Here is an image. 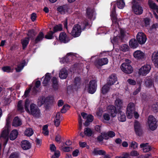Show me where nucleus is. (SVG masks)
I'll list each match as a JSON object with an SVG mask.
<instances>
[{
  "instance_id": "obj_1",
  "label": "nucleus",
  "mask_w": 158,
  "mask_h": 158,
  "mask_svg": "<svg viewBox=\"0 0 158 158\" xmlns=\"http://www.w3.org/2000/svg\"><path fill=\"white\" fill-rule=\"evenodd\" d=\"M29 102L28 100H26L25 103V109L26 111L32 115L34 117L39 118L40 115V110L36 105L33 103L31 104L30 106V109L28 108L29 106Z\"/></svg>"
},
{
  "instance_id": "obj_2",
  "label": "nucleus",
  "mask_w": 158,
  "mask_h": 158,
  "mask_svg": "<svg viewBox=\"0 0 158 158\" xmlns=\"http://www.w3.org/2000/svg\"><path fill=\"white\" fill-rule=\"evenodd\" d=\"M135 110V104L132 102L129 103L127 106L126 112L127 118L131 119L132 118Z\"/></svg>"
},
{
  "instance_id": "obj_3",
  "label": "nucleus",
  "mask_w": 158,
  "mask_h": 158,
  "mask_svg": "<svg viewBox=\"0 0 158 158\" xmlns=\"http://www.w3.org/2000/svg\"><path fill=\"white\" fill-rule=\"evenodd\" d=\"M81 32V28L79 24L75 25L73 27L70 34L74 37L79 36Z\"/></svg>"
},
{
  "instance_id": "obj_4",
  "label": "nucleus",
  "mask_w": 158,
  "mask_h": 158,
  "mask_svg": "<svg viewBox=\"0 0 158 158\" xmlns=\"http://www.w3.org/2000/svg\"><path fill=\"white\" fill-rule=\"evenodd\" d=\"M157 121L156 119L152 115H150L148 118V123L149 128L153 131L156 129L157 127Z\"/></svg>"
},
{
  "instance_id": "obj_5",
  "label": "nucleus",
  "mask_w": 158,
  "mask_h": 158,
  "mask_svg": "<svg viewBox=\"0 0 158 158\" xmlns=\"http://www.w3.org/2000/svg\"><path fill=\"white\" fill-rule=\"evenodd\" d=\"M151 69L150 65L146 64L140 68L138 72L139 75L141 76H146L149 73Z\"/></svg>"
},
{
  "instance_id": "obj_6",
  "label": "nucleus",
  "mask_w": 158,
  "mask_h": 158,
  "mask_svg": "<svg viewBox=\"0 0 158 158\" xmlns=\"http://www.w3.org/2000/svg\"><path fill=\"white\" fill-rule=\"evenodd\" d=\"M96 81L94 80H92L90 81L89 84L87 85L86 88H87V91L89 93L93 94L96 90Z\"/></svg>"
},
{
  "instance_id": "obj_7",
  "label": "nucleus",
  "mask_w": 158,
  "mask_h": 158,
  "mask_svg": "<svg viewBox=\"0 0 158 158\" xmlns=\"http://www.w3.org/2000/svg\"><path fill=\"white\" fill-rule=\"evenodd\" d=\"M120 68L123 72L127 74L131 73L133 71L131 65L127 63H123L121 66Z\"/></svg>"
},
{
  "instance_id": "obj_8",
  "label": "nucleus",
  "mask_w": 158,
  "mask_h": 158,
  "mask_svg": "<svg viewBox=\"0 0 158 158\" xmlns=\"http://www.w3.org/2000/svg\"><path fill=\"white\" fill-rule=\"evenodd\" d=\"M136 38L138 43L141 44H144L147 40L146 35L142 32H139L138 33Z\"/></svg>"
},
{
  "instance_id": "obj_9",
  "label": "nucleus",
  "mask_w": 158,
  "mask_h": 158,
  "mask_svg": "<svg viewBox=\"0 0 158 158\" xmlns=\"http://www.w3.org/2000/svg\"><path fill=\"white\" fill-rule=\"evenodd\" d=\"M108 63V59L107 58H104L96 60L94 64L97 68H99L101 66L107 64Z\"/></svg>"
},
{
  "instance_id": "obj_10",
  "label": "nucleus",
  "mask_w": 158,
  "mask_h": 158,
  "mask_svg": "<svg viewBox=\"0 0 158 158\" xmlns=\"http://www.w3.org/2000/svg\"><path fill=\"white\" fill-rule=\"evenodd\" d=\"M135 132L137 135L140 136L142 134V130L140 123L138 121H135L134 124Z\"/></svg>"
},
{
  "instance_id": "obj_11",
  "label": "nucleus",
  "mask_w": 158,
  "mask_h": 158,
  "mask_svg": "<svg viewBox=\"0 0 158 158\" xmlns=\"http://www.w3.org/2000/svg\"><path fill=\"white\" fill-rule=\"evenodd\" d=\"M134 57L137 60H143L144 59L145 55L144 52L140 50L135 51L133 53Z\"/></svg>"
},
{
  "instance_id": "obj_12",
  "label": "nucleus",
  "mask_w": 158,
  "mask_h": 158,
  "mask_svg": "<svg viewBox=\"0 0 158 158\" xmlns=\"http://www.w3.org/2000/svg\"><path fill=\"white\" fill-rule=\"evenodd\" d=\"M132 9L134 13L136 15H140L143 13L142 7L138 4L134 5L132 6Z\"/></svg>"
},
{
  "instance_id": "obj_13",
  "label": "nucleus",
  "mask_w": 158,
  "mask_h": 158,
  "mask_svg": "<svg viewBox=\"0 0 158 158\" xmlns=\"http://www.w3.org/2000/svg\"><path fill=\"white\" fill-rule=\"evenodd\" d=\"M86 17L91 20H94L95 18L94 10L90 8H88L86 12Z\"/></svg>"
},
{
  "instance_id": "obj_14",
  "label": "nucleus",
  "mask_w": 158,
  "mask_h": 158,
  "mask_svg": "<svg viewBox=\"0 0 158 158\" xmlns=\"http://www.w3.org/2000/svg\"><path fill=\"white\" fill-rule=\"evenodd\" d=\"M115 107L118 110L121 109L123 107V101L122 100L118 98L114 102Z\"/></svg>"
},
{
  "instance_id": "obj_15",
  "label": "nucleus",
  "mask_w": 158,
  "mask_h": 158,
  "mask_svg": "<svg viewBox=\"0 0 158 158\" xmlns=\"http://www.w3.org/2000/svg\"><path fill=\"white\" fill-rule=\"evenodd\" d=\"M101 135L104 136V138L105 139H108L109 137L112 138L115 136V133L112 131H110L107 133L102 132Z\"/></svg>"
},
{
  "instance_id": "obj_16",
  "label": "nucleus",
  "mask_w": 158,
  "mask_h": 158,
  "mask_svg": "<svg viewBox=\"0 0 158 158\" xmlns=\"http://www.w3.org/2000/svg\"><path fill=\"white\" fill-rule=\"evenodd\" d=\"M117 81V79L116 75L114 74H112L109 76L107 84L111 86L114 84Z\"/></svg>"
},
{
  "instance_id": "obj_17",
  "label": "nucleus",
  "mask_w": 158,
  "mask_h": 158,
  "mask_svg": "<svg viewBox=\"0 0 158 158\" xmlns=\"http://www.w3.org/2000/svg\"><path fill=\"white\" fill-rule=\"evenodd\" d=\"M21 147L24 150H27L31 148L30 143L27 140H24L22 141Z\"/></svg>"
},
{
  "instance_id": "obj_18",
  "label": "nucleus",
  "mask_w": 158,
  "mask_h": 158,
  "mask_svg": "<svg viewBox=\"0 0 158 158\" xmlns=\"http://www.w3.org/2000/svg\"><path fill=\"white\" fill-rule=\"evenodd\" d=\"M68 76V72L65 69H62L59 73V77L61 79H66Z\"/></svg>"
},
{
  "instance_id": "obj_19",
  "label": "nucleus",
  "mask_w": 158,
  "mask_h": 158,
  "mask_svg": "<svg viewBox=\"0 0 158 158\" xmlns=\"http://www.w3.org/2000/svg\"><path fill=\"white\" fill-rule=\"evenodd\" d=\"M59 39L60 40L64 43L68 42L69 40L67 35L64 32H61L60 35Z\"/></svg>"
},
{
  "instance_id": "obj_20",
  "label": "nucleus",
  "mask_w": 158,
  "mask_h": 158,
  "mask_svg": "<svg viewBox=\"0 0 158 158\" xmlns=\"http://www.w3.org/2000/svg\"><path fill=\"white\" fill-rule=\"evenodd\" d=\"M116 108L113 106H110L108 107V111L110 113L112 117H114L116 116L117 114Z\"/></svg>"
},
{
  "instance_id": "obj_21",
  "label": "nucleus",
  "mask_w": 158,
  "mask_h": 158,
  "mask_svg": "<svg viewBox=\"0 0 158 158\" xmlns=\"http://www.w3.org/2000/svg\"><path fill=\"white\" fill-rule=\"evenodd\" d=\"M140 147L142 148L144 152H149L151 150V148L147 143H142L140 145Z\"/></svg>"
},
{
  "instance_id": "obj_22",
  "label": "nucleus",
  "mask_w": 158,
  "mask_h": 158,
  "mask_svg": "<svg viewBox=\"0 0 158 158\" xmlns=\"http://www.w3.org/2000/svg\"><path fill=\"white\" fill-rule=\"evenodd\" d=\"M44 37V35L42 32H40L35 38V39L33 40L34 44H36L40 41H41Z\"/></svg>"
},
{
  "instance_id": "obj_23",
  "label": "nucleus",
  "mask_w": 158,
  "mask_h": 158,
  "mask_svg": "<svg viewBox=\"0 0 158 158\" xmlns=\"http://www.w3.org/2000/svg\"><path fill=\"white\" fill-rule=\"evenodd\" d=\"M118 120L122 122H125L126 119L125 113L122 111L119 112L118 115Z\"/></svg>"
},
{
  "instance_id": "obj_24",
  "label": "nucleus",
  "mask_w": 158,
  "mask_h": 158,
  "mask_svg": "<svg viewBox=\"0 0 158 158\" xmlns=\"http://www.w3.org/2000/svg\"><path fill=\"white\" fill-rule=\"evenodd\" d=\"M152 59L155 66L158 68V52L153 53Z\"/></svg>"
},
{
  "instance_id": "obj_25",
  "label": "nucleus",
  "mask_w": 158,
  "mask_h": 158,
  "mask_svg": "<svg viewBox=\"0 0 158 158\" xmlns=\"http://www.w3.org/2000/svg\"><path fill=\"white\" fill-rule=\"evenodd\" d=\"M92 154L94 155H105L106 154L105 152L103 150H100L98 148H94L92 152Z\"/></svg>"
},
{
  "instance_id": "obj_26",
  "label": "nucleus",
  "mask_w": 158,
  "mask_h": 158,
  "mask_svg": "<svg viewBox=\"0 0 158 158\" xmlns=\"http://www.w3.org/2000/svg\"><path fill=\"white\" fill-rule=\"evenodd\" d=\"M57 10L61 14H64L67 12L68 8L66 6L63 5L58 7Z\"/></svg>"
},
{
  "instance_id": "obj_27",
  "label": "nucleus",
  "mask_w": 158,
  "mask_h": 158,
  "mask_svg": "<svg viewBox=\"0 0 158 158\" xmlns=\"http://www.w3.org/2000/svg\"><path fill=\"white\" fill-rule=\"evenodd\" d=\"M21 121L17 117H15L12 123V125L14 127H18L22 125Z\"/></svg>"
},
{
  "instance_id": "obj_28",
  "label": "nucleus",
  "mask_w": 158,
  "mask_h": 158,
  "mask_svg": "<svg viewBox=\"0 0 158 158\" xmlns=\"http://www.w3.org/2000/svg\"><path fill=\"white\" fill-rule=\"evenodd\" d=\"M18 134V132L16 130H12L10 134V139L11 140H13L16 138Z\"/></svg>"
},
{
  "instance_id": "obj_29",
  "label": "nucleus",
  "mask_w": 158,
  "mask_h": 158,
  "mask_svg": "<svg viewBox=\"0 0 158 158\" xmlns=\"http://www.w3.org/2000/svg\"><path fill=\"white\" fill-rule=\"evenodd\" d=\"M153 81L150 78H146L145 80V85L148 88L151 87L153 85Z\"/></svg>"
},
{
  "instance_id": "obj_30",
  "label": "nucleus",
  "mask_w": 158,
  "mask_h": 158,
  "mask_svg": "<svg viewBox=\"0 0 158 158\" xmlns=\"http://www.w3.org/2000/svg\"><path fill=\"white\" fill-rule=\"evenodd\" d=\"M115 7H114V9L112 10L111 14V18L113 23H118V20L115 15Z\"/></svg>"
},
{
  "instance_id": "obj_31",
  "label": "nucleus",
  "mask_w": 158,
  "mask_h": 158,
  "mask_svg": "<svg viewBox=\"0 0 158 158\" xmlns=\"http://www.w3.org/2000/svg\"><path fill=\"white\" fill-rule=\"evenodd\" d=\"M110 85L107 84L104 85L102 88L101 91L102 94H105L109 91Z\"/></svg>"
},
{
  "instance_id": "obj_32",
  "label": "nucleus",
  "mask_w": 158,
  "mask_h": 158,
  "mask_svg": "<svg viewBox=\"0 0 158 158\" xmlns=\"http://www.w3.org/2000/svg\"><path fill=\"white\" fill-rule=\"evenodd\" d=\"M29 42L28 38H25L21 40V43L23 46V48L24 49L27 46Z\"/></svg>"
},
{
  "instance_id": "obj_33",
  "label": "nucleus",
  "mask_w": 158,
  "mask_h": 158,
  "mask_svg": "<svg viewBox=\"0 0 158 158\" xmlns=\"http://www.w3.org/2000/svg\"><path fill=\"white\" fill-rule=\"evenodd\" d=\"M129 45L131 48H135L138 46V44L135 39H132L129 42Z\"/></svg>"
},
{
  "instance_id": "obj_34",
  "label": "nucleus",
  "mask_w": 158,
  "mask_h": 158,
  "mask_svg": "<svg viewBox=\"0 0 158 158\" xmlns=\"http://www.w3.org/2000/svg\"><path fill=\"white\" fill-rule=\"evenodd\" d=\"M148 4L150 7L152 9L156 10V12L158 14V6L156 4L150 0H149Z\"/></svg>"
},
{
  "instance_id": "obj_35",
  "label": "nucleus",
  "mask_w": 158,
  "mask_h": 158,
  "mask_svg": "<svg viewBox=\"0 0 158 158\" xmlns=\"http://www.w3.org/2000/svg\"><path fill=\"white\" fill-rule=\"evenodd\" d=\"M125 5L124 0H117V5L118 8L123 9Z\"/></svg>"
},
{
  "instance_id": "obj_36",
  "label": "nucleus",
  "mask_w": 158,
  "mask_h": 158,
  "mask_svg": "<svg viewBox=\"0 0 158 158\" xmlns=\"http://www.w3.org/2000/svg\"><path fill=\"white\" fill-rule=\"evenodd\" d=\"M50 79V74L49 73H47L45 75V78L44 79V80L43 81V84L44 85H46Z\"/></svg>"
},
{
  "instance_id": "obj_37",
  "label": "nucleus",
  "mask_w": 158,
  "mask_h": 158,
  "mask_svg": "<svg viewBox=\"0 0 158 158\" xmlns=\"http://www.w3.org/2000/svg\"><path fill=\"white\" fill-rule=\"evenodd\" d=\"M27 35L29 39H31V40H33L34 37L35 35L34 31L33 30H29L28 31Z\"/></svg>"
},
{
  "instance_id": "obj_38",
  "label": "nucleus",
  "mask_w": 158,
  "mask_h": 158,
  "mask_svg": "<svg viewBox=\"0 0 158 158\" xmlns=\"http://www.w3.org/2000/svg\"><path fill=\"white\" fill-rule=\"evenodd\" d=\"M33 131L31 128H28L26 130L25 135L27 136H30L33 134Z\"/></svg>"
},
{
  "instance_id": "obj_39",
  "label": "nucleus",
  "mask_w": 158,
  "mask_h": 158,
  "mask_svg": "<svg viewBox=\"0 0 158 158\" xmlns=\"http://www.w3.org/2000/svg\"><path fill=\"white\" fill-rule=\"evenodd\" d=\"M2 137L3 138L6 140V145L8 139V133L6 131H2L0 136V137Z\"/></svg>"
},
{
  "instance_id": "obj_40",
  "label": "nucleus",
  "mask_w": 158,
  "mask_h": 158,
  "mask_svg": "<svg viewBox=\"0 0 158 158\" xmlns=\"http://www.w3.org/2000/svg\"><path fill=\"white\" fill-rule=\"evenodd\" d=\"M54 32L53 31H50L47 33V34L45 36V38L48 39H52L54 37Z\"/></svg>"
},
{
  "instance_id": "obj_41",
  "label": "nucleus",
  "mask_w": 158,
  "mask_h": 158,
  "mask_svg": "<svg viewBox=\"0 0 158 158\" xmlns=\"http://www.w3.org/2000/svg\"><path fill=\"white\" fill-rule=\"evenodd\" d=\"M84 133L86 135L90 136L92 134L93 132L90 129L87 128L85 129Z\"/></svg>"
},
{
  "instance_id": "obj_42",
  "label": "nucleus",
  "mask_w": 158,
  "mask_h": 158,
  "mask_svg": "<svg viewBox=\"0 0 158 158\" xmlns=\"http://www.w3.org/2000/svg\"><path fill=\"white\" fill-rule=\"evenodd\" d=\"M22 103V101L20 100L18 102L17 105L18 110L21 112H22L24 111V108Z\"/></svg>"
},
{
  "instance_id": "obj_43",
  "label": "nucleus",
  "mask_w": 158,
  "mask_h": 158,
  "mask_svg": "<svg viewBox=\"0 0 158 158\" xmlns=\"http://www.w3.org/2000/svg\"><path fill=\"white\" fill-rule=\"evenodd\" d=\"M52 81V86L53 88L55 89H57L58 87L57 79L56 77H54L53 78Z\"/></svg>"
},
{
  "instance_id": "obj_44",
  "label": "nucleus",
  "mask_w": 158,
  "mask_h": 158,
  "mask_svg": "<svg viewBox=\"0 0 158 158\" xmlns=\"http://www.w3.org/2000/svg\"><path fill=\"white\" fill-rule=\"evenodd\" d=\"M62 30V26L61 24H60L55 26L53 28V32L54 33L57 31H60Z\"/></svg>"
},
{
  "instance_id": "obj_45",
  "label": "nucleus",
  "mask_w": 158,
  "mask_h": 158,
  "mask_svg": "<svg viewBox=\"0 0 158 158\" xmlns=\"http://www.w3.org/2000/svg\"><path fill=\"white\" fill-rule=\"evenodd\" d=\"M139 155V152L136 150H132L130 153V156L131 157H137Z\"/></svg>"
},
{
  "instance_id": "obj_46",
  "label": "nucleus",
  "mask_w": 158,
  "mask_h": 158,
  "mask_svg": "<svg viewBox=\"0 0 158 158\" xmlns=\"http://www.w3.org/2000/svg\"><path fill=\"white\" fill-rule=\"evenodd\" d=\"M150 19L148 18L144 19L143 21V26L147 27L150 24Z\"/></svg>"
},
{
  "instance_id": "obj_47",
  "label": "nucleus",
  "mask_w": 158,
  "mask_h": 158,
  "mask_svg": "<svg viewBox=\"0 0 158 158\" xmlns=\"http://www.w3.org/2000/svg\"><path fill=\"white\" fill-rule=\"evenodd\" d=\"M138 144L135 141H132L130 143L129 148L136 149L138 148Z\"/></svg>"
},
{
  "instance_id": "obj_48",
  "label": "nucleus",
  "mask_w": 158,
  "mask_h": 158,
  "mask_svg": "<svg viewBox=\"0 0 158 158\" xmlns=\"http://www.w3.org/2000/svg\"><path fill=\"white\" fill-rule=\"evenodd\" d=\"M48 126L47 125H45L43 127V133L45 135H48L49 131L48 130Z\"/></svg>"
},
{
  "instance_id": "obj_49",
  "label": "nucleus",
  "mask_w": 158,
  "mask_h": 158,
  "mask_svg": "<svg viewBox=\"0 0 158 158\" xmlns=\"http://www.w3.org/2000/svg\"><path fill=\"white\" fill-rule=\"evenodd\" d=\"M93 120V117L91 115H88L87 121L85 122L84 123V125L86 126L88 125V122H92Z\"/></svg>"
},
{
  "instance_id": "obj_50",
  "label": "nucleus",
  "mask_w": 158,
  "mask_h": 158,
  "mask_svg": "<svg viewBox=\"0 0 158 158\" xmlns=\"http://www.w3.org/2000/svg\"><path fill=\"white\" fill-rule=\"evenodd\" d=\"M120 49L123 52H126L128 50L129 47L127 45L124 44L120 46Z\"/></svg>"
},
{
  "instance_id": "obj_51",
  "label": "nucleus",
  "mask_w": 158,
  "mask_h": 158,
  "mask_svg": "<svg viewBox=\"0 0 158 158\" xmlns=\"http://www.w3.org/2000/svg\"><path fill=\"white\" fill-rule=\"evenodd\" d=\"M24 65L23 63H20L18 65L17 67L15 68L17 72H20L23 68Z\"/></svg>"
},
{
  "instance_id": "obj_52",
  "label": "nucleus",
  "mask_w": 158,
  "mask_h": 158,
  "mask_svg": "<svg viewBox=\"0 0 158 158\" xmlns=\"http://www.w3.org/2000/svg\"><path fill=\"white\" fill-rule=\"evenodd\" d=\"M103 118L104 122H106L107 121H108L110 119V116L108 114L105 113L103 114Z\"/></svg>"
},
{
  "instance_id": "obj_53",
  "label": "nucleus",
  "mask_w": 158,
  "mask_h": 158,
  "mask_svg": "<svg viewBox=\"0 0 158 158\" xmlns=\"http://www.w3.org/2000/svg\"><path fill=\"white\" fill-rule=\"evenodd\" d=\"M70 106H69L67 105H64L61 110V112L62 113H65L66 111L68 110Z\"/></svg>"
},
{
  "instance_id": "obj_54",
  "label": "nucleus",
  "mask_w": 158,
  "mask_h": 158,
  "mask_svg": "<svg viewBox=\"0 0 158 158\" xmlns=\"http://www.w3.org/2000/svg\"><path fill=\"white\" fill-rule=\"evenodd\" d=\"M2 69L4 72L7 73L11 72L12 71L10 67L9 66L4 67L2 68Z\"/></svg>"
},
{
  "instance_id": "obj_55",
  "label": "nucleus",
  "mask_w": 158,
  "mask_h": 158,
  "mask_svg": "<svg viewBox=\"0 0 158 158\" xmlns=\"http://www.w3.org/2000/svg\"><path fill=\"white\" fill-rule=\"evenodd\" d=\"M44 99L43 98H40L38 101V105L39 106H42L44 102Z\"/></svg>"
},
{
  "instance_id": "obj_56",
  "label": "nucleus",
  "mask_w": 158,
  "mask_h": 158,
  "mask_svg": "<svg viewBox=\"0 0 158 158\" xmlns=\"http://www.w3.org/2000/svg\"><path fill=\"white\" fill-rule=\"evenodd\" d=\"M152 108L154 111H158V103H155L152 106Z\"/></svg>"
},
{
  "instance_id": "obj_57",
  "label": "nucleus",
  "mask_w": 158,
  "mask_h": 158,
  "mask_svg": "<svg viewBox=\"0 0 158 158\" xmlns=\"http://www.w3.org/2000/svg\"><path fill=\"white\" fill-rule=\"evenodd\" d=\"M78 123L79 125V129L81 130L82 128V121L81 117L80 115L79 116L78 118Z\"/></svg>"
},
{
  "instance_id": "obj_58",
  "label": "nucleus",
  "mask_w": 158,
  "mask_h": 158,
  "mask_svg": "<svg viewBox=\"0 0 158 158\" xmlns=\"http://www.w3.org/2000/svg\"><path fill=\"white\" fill-rule=\"evenodd\" d=\"M9 158H19V155L18 153H14L10 155Z\"/></svg>"
},
{
  "instance_id": "obj_59",
  "label": "nucleus",
  "mask_w": 158,
  "mask_h": 158,
  "mask_svg": "<svg viewBox=\"0 0 158 158\" xmlns=\"http://www.w3.org/2000/svg\"><path fill=\"white\" fill-rule=\"evenodd\" d=\"M74 82L76 86L80 85V78L78 77H75V78Z\"/></svg>"
},
{
  "instance_id": "obj_60",
  "label": "nucleus",
  "mask_w": 158,
  "mask_h": 158,
  "mask_svg": "<svg viewBox=\"0 0 158 158\" xmlns=\"http://www.w3.org/2000/svg\"><path fill=\"white\" fill-rule=\"evenodd\" d=\"M55 140L56 142L60 143L61 142V136L59 135H57L56 137Z\"/></svg>"
},
{
  "instance_id": "obj_61",
  "label": "nucleus",
  "mask_w": 158,
  "mask_h": 158,
  "mask_svg": "<svg viewBox=\"0 0 158 158\" xmlns=\"http://www.w3.org/2000/svg\"><path fill=\"white\" fill-rule=\"evenodd\" d=\"M125 32L123 30L121 29L120 30V37L121 39H122L124 36Z\"/></svg>"
},
{
  "instance_id": "obj_62",
  "label": "nucleus",
  "mask_w": 158,
  "mask_h": 158,
  "mask_svg": "<svg viewBox=\"0 0 158 158\" xmlns=\"http://www.w3.org/2000/svg\"><path fill=\"white\" fill-rule=\"evenodd\" d=\"M127 81L128 83L130 85H135L136 83L135 81L134 80L132 79H129L127 80Z\"/></svg>"
},
{
  "instance_id": "obj_63",
  "label": "nucleus",
  "mask_w": 158,
  "mask_h": 158,
  "mask_svg": "<svg viewBox=\"0 0 158 158\" xmlns=\"http://www.w3.org/2000/svg\"><path fill=\"white\" fill-rule=\"evenodd\" d=\"M60 113L58 112L56 115L55 118V120H60Z\"/></svg>"
},
{
  "instance_id": "obj_64",
  "label": "nucleus",
  "mask_w": 158,
  "mask_h": 158,
  "mask_svg": "<svg viewBox=\"0 0 158 158\" xmlns=\"http://www.w3.org/2000/svg\"><path fill=\"white\" fill-rule=\"evenodd\" d=\"M61 149L63 151L69 152L71 148L69 147H65L61 148Z\"/></svg>"
}]
</instances>
